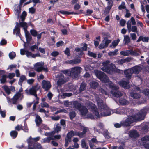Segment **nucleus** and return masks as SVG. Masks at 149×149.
I'll list each match as a JSON object with an SVG mask.
<instances>
[{"mask_svg": "<svg viewBox=\"0 0 149 149\" xmlns=\"http://www.w3.org/2000/svg\"><path fill=\"white\" fill-rule=\"evenodd\" d=\"M44 65L43 62H41L36 63L34 66V70L38 72L42 71V67Z\"/></svg>", "mask_w": 149, "mask_h": 149, "instance_id": "12", "label": "nucleus"}, {"mask_svg": "<svg viewBox=\"0 0 149 149\" xmlns=\"http://www.w3.org/2000/svg\"><path fill=\"white\" fill-rule=\"evenodd\" d=\"M40 86L38 84H37L35 86L32 87L29 90H25V93L27 95H36V96L37 91L39 89Z\"/></svg>", "mask_w": 149, "mask_h": 149, "instance_id": "10", "label": "nucleus"}, {"mask_svg": "<svg viewBox=\"0 0 149 149\" xmlns=\"http://www.w3.org/2000/svg\"><path fill=\"white\" fill-rule=\"evenodd\" d=\"M141 51L139 49L130 50V55L134 56H138L140 55L139 53Z\"/></svg>", "mask_w": 149, "mask_h": 149, "instance_id": "22", "label": "nucleus"}, {"mask_svg": "<svg viewBox=\"0 0 149 149\" xmlns=\"http://www.w3.org/2000/svg\"><path fill=\"white\" fill-rule=\"evenodd\" d=\"M125 3L124 2H122L121 4L118 7V8L119 10L124 9L125 8Z\"/></svg>", "mask_w": 149, "mask_h": 149, "instance_id": "57", "label": "nucleus"}, {"mask_svg": "<svg viewBox=\"0 0 149 149\" xmlns=\"http://www.w3.org/2000/svg\"><path fill=\"white\" fill-rule=\"evenodd\" d=\"M64 52L65 54L68 56H70V49L69 48H66V49L64 51Z\"/></svg>", "mask_w": 149, "mask_h": 149, "instance_id": "59", "label": "nucleus"}, {"mask_svg": "<svg viewBox=\"0 0 149 149\" xmlns=\"http://www.w3.org/2000/svg\"><path fill=\"white\" fill-rule=\"evenodd\" d=\"M82 70V68L79 66L72 67L70 69V75L73 78L76 79L79 76Z\"/></svg>", "mask_w": 149, "mask_h": 149, "instance_id": "8", "label": "nucleus"}, {"mask_svg": "<svg viewBox=\"0 0 149 149\" xmlns=\"http://www.w3.org/2000/svg\"><path fill=\"white\" fill-rule=\"evenodd\" d=\"M123 98L121 97L119 99V103L122 105H126L129 104V102L126 100L127 97L125 95V97H123Z\"/></svg>", "mask_w": 149, "mask_h": 149, "instance_id": "20", "label": "nucleus"}, {"mask_svg": "<svg viewBox=\"0 0 149 149\" xmlns=\"http://www.w3.org/2000/svg\"><path fill=\"white\" fill-rule=\"evenodd\" d=\"M111 111H112V113H115L116 114H121L125 112L126 114L129 115V116H130V115L131 114L132 115H137L139 113V111H140L138 110L135 113L134 110L126 108L123 109L118 108L114 109V110H111Z\"/></svg>", "mask_w": 149, "mask_h": 149, "instance_id": "5", "label": "nucleus"}, {"mask_svg": "<svg viewBox=\"0 0 149 149\" xmlns=\"http://www.w3.org/2000/svg\"><path fill=\"white\" fill-rule=\"evenodd\" d=\"M27 15L26 12L25 11H24L22 12V15L20 16L22 21H24L25 19V17Z\"/></svg>", "mask_w": 149, "mask_h": 149, "instance_id": "41", "label": "nucleus"}, {"mask_svg": "<svg viewBox=\"0 0 149 149\" xmlns=\"http://www.w3.org/2000/svg\"><path fill=\"white\" fill-rule=\"evenodd\" d=\"M89 84L91 87L94 89L96 88L98 86V83L94 81H91Z\"/></svg>", "mask_w": 149, "mask_h": 149, "instance_id": "32", "label": "nucleus"}, {"mask_svg": "<svg viewBox=\"0 0 149 149\" xmlns=\"http://www.w3.org/2000/svg\"><path fill=\"white\" fill-rule=\"evenodd\" d=\"M42 86L45 90L48 91L51 87L50 83L48 81L43 80L42 82Z\"/></svg>", "mask_w": 149, "mask_h": 149, "instance_id": "13", "label": "nucleus"}, {"mask_svg": "<svg viewBox=\"0 0 149 149\" xmlns=\"http://www.w3.org/2000/svg\"><path fill=\"white\" fill-rule=\"evenodd\" d=\"M74 135H75V133H74L73 131H70L67 134V136L65 138L71 140V138Z\"/></svg>", "mask_w": 149, "mask_h": 149, "instance_id": "36", "label": "nucleus"}, {"mask_svg": "<svg viewBox=\"0 0 149 149\" xmlns=\"http://www.w3.org/2000/svg\"><path fill=\"white\" fill-rule=\"evenodd\" d=\"M130 96L134 99H138L141 97V95L139 93H134V92L130 93Z\"/></svg>", "mask_w": 149, "mask_h": 149, "instance_id": "31", "label": "nucleus"}, {"mask_svg": "<svg viewBox=\"0 0 149 149\" xmlns=\"http://www.w3.org/2000/svg\"><path fill=\"white\" fill-rule=\"evenodd\" d=\"M27 80L26 76L24 75H22L20 77V78L18 81V84L21 86L22 85L23 82Z\"/></svg>", "mask_w": 149, "mask_h": 149, "instance_id": "28", "label": "nucleus"}, {"mask_svg": "<svg viewBox=\"0 0 149 149\" xmlns=\"http://www.w3.org/2000/svg\"><path fill=\"white\" fill-rule=\"evenodd\" d=\"M22 5H20V4L19 5H16L14 8V13L17 17L18 18L19 17V15L21 12Z\"/></svg>", "mask_w": 149, "mask_h": 149, "instance_id": "17", "label": "nucleus"}, {"mask_svg": "<svg viewBox=\"0 0 149 149\" xmlns=\"http://www.w3.org/2000/svg\"><path fill=\"white\" fill-rule=\"evenodd\" d=\"M15 129L17 130H28V128L27 127H25V128H24L23 127H22L21 125H18L15 127Z\"/></svg>", "mask_w": 149, "mask_h": 149, "instance_id": "40", "label": "nucleus"}, {"mask_svg": "<svg viewBox=\"0 0 149 149\" xmlns=\"http://www.w3.org/2000/svg\"><path fill=\"white\" fill-rule=\"evenodd\" d=\"M143 141H149V136H146L141 139Z\"/></svg>", "mask_w": 149, "mask_h": 149, "instance_id": "63", "label": "nucleus"}, {"mask_svg": "<svg viewBox=\"0 0 149 149\" xmlns=\"http://www.w3.org/2000/svg\"><path fill=\"white\" fill-rule=\"evenodd\" d=\"M81 146L82 148H85L87 146L85 142V140L84 139L81 140Z\"/></svg>", "mask_w": 149, "mask_h": 149, "instance_id": "48", "label": "nucleus"}, {"mask_svg": "<svg viewBox=\"0 0 149 149\" xmlns=\"http://www.w3.org/2000/svg\"><path fill=\"white\" fill-rule=\"evenodd\" d=\"M88 55L90 56L95 58L96 57V54L95 53L89 51L88 52Z\"/></svg>", "mask_w": 149, "mask_h": 149, "instance_id": "53", "label": "nucleus"}, {"mask_svg": "<svg viewBox=\"0 0 149 149\" xmlns=\"http://www.w3.org/2000/svg\"><path fill=\"white\" fill-rule=\"evenodd\" d=\"M86 131H82L81 132H77L75 133V135L77 136L80 138H83L86 136Z\"/></svg>", "mask_w": 149, "mask_h": 149, "instance_id": "29", "label": "nucleus"}, {"mask_svg": "<svg viewBox=\"0 0 149 149\" xmlns=\"http://www.w3.org/2000/svg\"><path fill=\"white\" fill-rule=\"evenodd\" d=\"M2 88L8 95L10 93V89L7 86H4L2 87Z\"/></svg>", "mask_w": 149, "mask_h": 149, "instance_id": "42", "label": "nucleus"}, {"mask_svg": "<svg viewBox=\"0 0 149 149\" xmlns=\"http://www.w3.org/2000/svg\"><path fill=\"white\" fill-rule=\"evenodd\" d=\"M147 109L146 107L143 108L140 110L137 115H132L129 116L124 121L122 122L120 124L116 123L114 125L116 128L120 127L122 126L125 127L129 126L133 122L139 121L143 120L146 114Z\"/></svg>", "mask_w": 149, "mask_h": 149, "instance_id": "3", "label": "nucleus"}, {"mask_svg": "<svg viewBox=\"0 0 149 149\" xmlns=\"http://www.w3.org/2000/svg\"><path fill=\"white\" fill-rule=\"evenodd\" d=\"M61 128V125L59 124H57L55 125L54 130H60Z\"/></svg>", "mask_w": 149, "mask_h": 149, "instance_id": "60", "label": "nucleus"}, {"mask_svg": "<svg viewBox=\"0 0 149 149\" xmlns=\"http://www.w3.org/2000/svg\"><path fill=\"white\" fill-rule=\"evenodd\" d=\"M86 84L85 83L83 82L82 83L80 86L79 88V91L80 92L84 91L86 89Z\"/></svg>", "mask_w": 149, "mask_h": 149, "instance_id": "37", "label": "nucleus"}, {"mask_svg": "<svg viewBox=\"0 0 149 149\" xmlns=\"http://www.w3.org/2000/svg\"><path fill=\"white\" fill-rule=\"evenodd\" d=\"M142 93L146 95L149 97V89H146L142 92Z\"/></svg>", "mask_w": 149, "mask_h": 149, "instance_id": "58", "label": "nucleus"}, {"mask_svg": "<svg viewBox=\"0 0 149 149\" xmlns=\"http://www.w3.org/2000/svg\"><path fill=\"white\" fill-rule=\"evenodd\" d=\"M19 26L20 27L23 28L24 31H26L27 30V29L28 27L27 23L24 21L22 22H19Z\"/></svg>", "mask_w": 149, "mask_h": 149, "instance_id": "26", "label": "nucleus"}, {"mask_svg": "<svg viewBox=\"0 0 149 149\" xmlns=\"http://www.w3.org/2000/svg\"><path fill=\"white\" fill-rule=\"evenodd\" d=\"M118 84L120 86L125 89H127L130 87L128 81L122 80L119 82Z\"/></svg>", "mask_w": 149, "mask_h": 149, "instance_id": "21", "label": "nucleus"}, {"mask_svg": "<svg viewBox=\"0 0 149 149\" xmlns=\"http://www.w3.org/2000/svg\"><path fill=\"white\" fill-rule=\"evenodd\" d=\"M40 105L42 107H46L48 108L49 107V105L46 102H43L40 103Z\"/></svg>", "mask_w": 149, "mask_h": 149, "instance_id": "51", "label": "nucleus"}, {"mask_svg": "<svg viewBox=\"0 0 149 149\" xmlns=\"http://www.w3.org/2000/svg\"><path fill=\"white\" fill-rule=\"evenodd\" d=\"M15 33L16 36H19L22 40L20 33V29L19 26V23L17 22L15 28L13 29V34H15Z\"/></svg>", "mask_w": 149, "mask_h": 149, "instance_id": "18", "label": "nucleus"}, {"mask_svg": "<svg viewBox=\"0 0 149 149\" xmlns=\"http://www.w3.org/2000/svg\"><path fill=\"white\" fill-rule=\"evenodd\" d=\"M136 24V22L135 19L133 17H132L131 19L129 20L127 22V27L129 32L131 31L134 32L138 33L137 31V27L136 26H133L131 27V24L134 25Z\"/></svg>", "mask_w": 149, "mask_h": 149, "instance_id": "7", "label": "nucleus"}, {"mask_svg": "<svg viewBox=\"0 0 149 149\" xmlns=\"http://www.w3.org/2000/svg\"><path fill=\"white\" fill-rule=\"evenodd\" d=\"M26 54L27 56L28 57H32L33 58H35V56H34V54H33L31 52L26 51Z\"/></svg>", "mask_w": 149, "mask_h": 149, "instance_id": "50", "label": "nucleus"}, {"mask_svg": "<svg viewBox=\"0 0 149 149\" xmlns=\"http://www.w3.org/2000/svg\"><path fill=\"white\" fill-rule=\"evenodd\" d=\"M81 61V60L80 58H77L74 59L67 60L65 61V63L66 64H70L71 65H76L79 64Z\"/></svg>", "mask_w": 149, "mask_h": 149, "instance_id": "16", "label": "nucleus"}, {"mask_svg": "<svg viewBox=\"0 0 149 149\" xmlns=\"http://www.w3.org/2000/svg\"><path fill=\"white\" fill-rule=\"evenodd\" d=\"M95 74L101 81L108 84L109 87L111 89V92L114 97L119 99L123 97H125V93L123 91L118 90L119 87L110 81L109 77L104 73L97 71L95 72Z\"/></svg>", "mask_w": 149, "mask_h": 149, "instance_id": "2", "label": "nucleus"}, {"mask_svg": "<svg viewBox=\"0 0 149 149\" xmlns=\"http://www.w3.org/2000/svg\"><path fill=\"white\" fill-rule=\"evenodd\" d=\"M118 50L117 49H115L114 51L113 52H109L108 54L110 56H115L117 54Z\"/></svg>", "mask_w": 149, "mask_h": 149, "instance_id": "43", "label": "nucleus"}, {"mask_svg": "<svg viewBox=\"0 0 149 149\" xmlns=\"http://www.w3.org/2000/svg\"><path fill=\"white\" fill-rule=\"evenodd\" d=\"M3 75L1 77V78L0 79L1 83L4 84L6 81V79L7 77V75L5 74H2Z\"/></svg>", "mask_w": 149, "mask_h": 149, "instance_id": "39", "label": "nucleus"}, {"mask_svg": "<svg viewBox=\"0 0 149 149\" xmlns=\"http://www.w3.org/2000/svg\"><path fill=\"white\" fill-rule=\"evenodd\" d=\"M149 40V38L148 37H143L142 36H140L137 40V42H139L141 41L145 42H148Z\"/></svg>", "mask_w": 149, "mask_h": 149, "instance_id": "24", "label": "nucleus"}, {"mask_svg": "<svg viewBox=\"0 0 149 149\" xmlns=\"http://www.w3.org/2000/svg\"><path fill=\"white\" fill-rule=\"evenodd\" d=\"M121 55L125 56H127L130 55V50H127L121 51L120 52Z\"/></svg>", "mask_w": 149, "mask_h": 149, "instance_id": "35", "label": "nucleus"}, {"mask_svg": "<svg viewBox=\"0 0 149 149\" xmlns=\"http://www.w3.org/2000/svg\"><path fill=\"white\" fill-rule=\"evenodd\" d=\"M36 73L35 72H29L28 76L30 77H34L36 76Z\"/></svg>", "mask_w": 149, "mask_h": 149, "instance_id": "61", "label": "nucleus"}, {"mask_svg": "<svg viewBox=\"0 0 149 149\" xmlns=\"http://www.w3.org/2000/svg\"><path fill=\"white\" fill-rule=\"evenodd\" d=\"M124 44L126 45L128 44L130 41V39L128 35H124Z\"/></svg>", "mask_w": 149, "mask_h": 149, "instance_id": "34", "label": "nucleus"}, {"mask_svg": "<svg viewBox=\"0 0 149 149\" xmlns=\"http://www.w3.org/2000/svg\"><path fill=\"white\" fill-rule=\"evenodd\" d=\"M129 134L130 137L134 138L137 137L139 136V134L137 131H130Z\"/></svg>", "mask_w": 149, "mask_h": 149, "instance_id": "23", "label": "nucleus"}, {"mask_svg": "<svg viewBox=\"0 0 149 149\" xmlns=\"http://www.w3.org/2000/svg\"><path fill=\"white\" fill-rule=\"evenodd\" d=\"M98 141L95 138H93L91 140L89 141V143L90 147L94 146V143H98Z\"/></svg>", "mask_w": 149, "mask_h": 149, "instance_id": "30", "label": "nucleus"}, {"mask_svg": "<svg viewBox=\"0 0 149 149\" xmlns=\"http://www.w3.org/2000/svg\"><path fill=\"white\" fill-rule=\"evenodd\" d=\"M17 132L16 131H11L10 134L11 136L13 138L16 137L17 135Z\"/></svg>", "mask_w": 149, "mask_h": 149, "instance_id": "44", "label": "nucleus"}, {"mask_svg": "<svg viewBox=\"0 0 149 149\" xmlns=\"http://www.w3.org/2000/svg\"><path fill=\"white\" fill-rule=\"evenodd\" d=\"M54 134L55 132H52L49 133H45V135L46 136H49V137L46 139H44V142L49 143L51 140H53L52 136H53V135H54Z\"/></svg>", "mask_w": 149, "mask_h": 149, "instance_id": "14", "label": "nucleus"}, {"mask_svg": "<svg viewBox=\"0 0 149 149\" xmlns=\"http://www.w3.org/2000/svg\"><path fill=\"white\" fill-rule=\"evenodd\" d=\"M130 36L132 40H135L136 38V34L134 33H131L130 34Z\"/></svg>", "mask_w": 149, "mask_h": 149, "instance_id": "64", "label": "nucleus"}, {"mask_svg": "<svg viewBox=\"0 0 149 149\" xmlns=\"http://www.w3.org/2000/svg\"><path fill=\"white\" fill-rule=\"evenodd\" d=\"M15 53L14 52L10 53L9 54V56L10 58L11 59H13L15 56Z\"/></svg>", "mask_w": 149, "mask_h": 149, "instance_id": "52", "label": "nucleus"}, {"mask_svg": "<svg viewBox=\"0 0 149 149\" xmlns=\"http://www.w3.org/2000/svg\"><path fill=\"white\" fill-rule=\"evenodd\" d=\"M124 73L125 77L128 80L131 79L132 75L133 73L131 68L125 70L124 71Z\"/></svg>", "mask_w": 149, "mask_h": 149, "instance_id": "19", "label": "nucleus"}, {"mask_svg": "<svg viewBox=\"0 0 149 149\" xmlns=\"http://www.w3.org/2000/svg\"><path fill=\"white\" fill-rule=\"evenodd\" d=\"M27 142L28 143L29 146H32L34 143V141L33 139V138L30 137L27 140Z\"/></svg>", "mask_w": 149, "mask_h": 149, "instance_id": "45", "label": "nucleus"}, {"mask_svg": "<svg viewBox=\"0 0 149 149\" xmlns=\"http://www.w3.org/2000/svg\"><path fill=\"white\" fill-rule=\"evenodd\" d=\"M102 64L103 67L101 68V69L107 73L111 74L113 72L118 73L123 72L122 70L116 68L114 64L112 63H110L109 60H107L103 62Z\"/></svg>", "mask_w": 149, "mask_h": 149, "instance_id": "4", "label": "nucleus"}, {"mask_svg": "<svg viewBox=\"0 0 149 149\" xmlns=\"http://www.w3.org/2000/svg\"><path fill=\"white\" fill-rule=\"evenodd\" d=\"M95 96L98 107L100 114L98 111H97V108L95 104L89 102L88 106V108L90 109L93 112L97 118H100V116H105L111 115V110H110L105 104L103 103L102 100L100 98L99 95H95Z\"/></svg>", "mask_w": 149, "mask_h": 149, "instance_id": "1", "label": "nucleus"}, {"mask_svg": "<svg viewBox=\"0 0 149 149\" xmlns=\"http://www.w3.org/2000/svg\"><path fill=\"white\" fill-rule=\"evenodd\" d=\"M36 12V9L32 7L29 8V13L32 14H34Z\"/></svg>", "mask_w": 149, "mask_h": 149, "instance_id": "54", "label": "nucleus"}, {"mask_svg": "<svg viewBox=\"0 0 149 149\" xmlns=\"http://www.w3.org/2000/svg\"><path fill=\"white\" fill-rule=\"evenodd\" d=\"M35 81V80L33 79H31L27 80V83L30 85L32 84Z\"/></svg>", "mask_w": 149, "mask_h": 149, "instance_id": "62", "label": "nucleus"}, {"mask_svg": "<svg viewBox=\"0 0 149 149\" xmlns=\"http://www.w3.org/2000/svg\"><path fill=\"white\" fill-rule=\"evenodd\" d=\"M111 40H109L107 37H105L102 42H104L105 45V47H107L108 44L111 42Z\"/></svg>", "mask_w": 149, "mask_h": 149, "instance_id": "38", "label": "nucleus"}, {"mask_svg": "<svg viewBox=\"0 0 149 149\" xmlns=\"http://www.w3.org/2000/svg\"><path fill=\"white\" fill-rule=\"evenodd\" d=\"M56 79L57 80V84L58 86H61L68 82L69 80L68 77H65L64 75L61 73L57 74Z\"/></svg>", "mask_w": 149, "mask_h": 149, "instance_id": "9", "label": "nucleus"}, {"mask_svg": "<svg viewBox=\"0 0 149 149\" xmlns=\"http://www.w3.org/2000/svg\"><path fill=\"white\" fill-rule=\"evenodd\" d=\"M42 121L41 117L38 115H37L35 119V122L36 125L39 126L41 123Z\"/></svg>", "mask_w": 149, "mask_h": 149, "instance_id": "25", "label": "nucleus"}, {"mask_svg": "<svg viewBox=\"0 0 149 149\" xmlns=\"http://www.w3.org/2000/svg\"><path fill=\"white\" fill-rule=\"evenodd\" d=\"M113 1V0H111L109 1L107 3L108 8L109 9H111L112 7Z\"/></svg>", "mask_w": 149, "mask_h": 149, "instance_id": "49", "label": "nucleus"}, {"mask_svg": "<svg viewBox=\"0 0 149 149\" xmlns=\"http://www.w3.org/2000/svg\"><path fill=\"white\" fill-rule=\"evenodd\" d=\"M73 107L78 109L80 112L81 114L85 116L88 113V111L85 106H81V104L77 101H74L72 102Z\"/></svg>", "mask_w": 149, "mask_h": 149, "instance_id": "6", "label": "nucleus"}, {"mask_svg": "<svg viewBox=\"0 0 149 149\" xmlns=\"http://www.w3.org/2000/svg\"><path fill=\"white\" fill-rule=\"evenodd\" d=\"M19 94H15L13 97L10 99L8 97H7V102L9 105H11L12 104H17L18 99L20 97Z\"/></svg>", "mask_w": 149, "mask_h": 149, "instance_id": "11", "label": "nucleus"}, {"mask_svg": "<svg viewBox=\"0 0 149 149\" xmlns=\"http://www.w3.org/2000/svg\"><path fill=\"white\" fill-rule=\"evenodd\" d=\"M120 40L119 39L114 40L112 42V44L114 47H115L118 45V43L120 42Z\"/></svg>", "mask_w": 149, "mask_h": 149, "instance_id": "55", "label": "nucleus"}, {"mask_svg": "<svg viewBox=\"0 0 149 149\" xmlns=\"http://www.w3.org/2000/svg\"><path fill=\"white\" fill-rule=\"evenodd\" d=\"M24 32L26 40L27 42H29L32 39V37L28 31H26Z\"/></svg>", "mask_w": 149, "mask_h": 149, "instance_id": "33", "label": "nucleus"}, {"mask_svg": "<svg viewBox=\"0 0 149 149\" xmlns=\"http://www.w3.org/2000/svg\"><path fill=\"white\" fill-rule=\"evenodd\" d=\"M131 69L133 73L138 74L141 72L142 68L140 65H138L131 68Z\"/></svg>", "mask_w": 149, "mask_h": 149, "instance_id": "15", "label": "nucleus"}, {"mask_svg": "<svg viewBox=\"0 0 149 149\" xmlns=\"http://www.w3.org/2000/svg\"><path fill=\"white\" fill-rule=\"evenodd\" d=\"M33 148L34 149H43L42 146L40 144H37L34 146Z\"/></svg>", "mask_w": 149, "mask_h": 149, "instance_id": "56", "label": "nucleus"}, {"mask_svg": "<svg viewBox=\"0 0 149 149\" xmlns=\"http://www.w3.org/2000/svg\"><path fill=\"white\" fill-rule=\"evenodd\" d=\"M75 51L76 52V54H78L77 56L78 58H80L83 54V50L79 48H76Z\"/></svg>", "mask_w": 149, "mask_h": 149, "instance_id": "27", "label": "nucleus"}, {"mask_svg": "<svg viewBox=\"0 0 149 149\" xmlns=\"http://www.w3.org/2000/svg\"><path fill=\"white\" fill-rule=\"evenodd\" d=\"M30 32L33 36L35 37L37 35L38 32L35 30L31 29L30 30Z\"/></svg>", "mask_w": 149, "mask_h": 149, "instance_id": "46", "label": "nucleus"}, {"mask_svg": "<svg viewBox=\"0 0 149 149\" xmlns=\"http://www.w3.org/2000/svg\"><path fill=\"white\" fill-rule=\"evenodd\" d=\"M70 117L71 120H72L76 116V113L75 111H72L70 112Z\"/></svg>", "mask_w": 149, "mask_h": 149, "instance_id": "47", "label": "nucleus"}]
</instances>
